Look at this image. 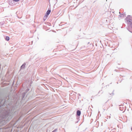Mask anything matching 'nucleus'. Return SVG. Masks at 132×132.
<instances>
[{"label": "nucleus", "instance_id": "1", "mask_svg": "<svg viewBox=\"0 0 132 132\" xmlns=\"http://www.w3.org/2000/svg\"><path fill=\"white\" fill-rule=\"evenodd\" d=\"M125 20L128 24H131L132 23L131 17L129 15L127 16Z\"/></svg>", "mask_w": 132, "mask_h": 132}, {"label": "nucleus", "instance_id": "2", "mask_svg": "<svg viewBox=\"0 0 132 132\" xmlns=\"http://www.w3.org/2000/svg\"><path fill=\"white\" fill-rule=\"evenodd\" d=\"M129 31L132 33V23L130 25L129 28Z\"/></svg>", "mask_w": 132, "mask_h": 132}, {"label": "nucleus", "instance_id": "3", "mask_svg": "<svg viewBox=\"0 0 132 132\" xmlns=\"http://www.w3.org/2000/svg\"><path fill=\"white\" fill-rule=\"evenodd\" d=\"M77 114L78 116H80L81 114L80 111L79 110H78L77 112Z\"/></svg>", "mask_w": 132, "mask_h": 132}, {"label": "nucleus", "instance_id": "4", "mask_svg": "<svg viewBox=\"0 0 132 132\" xmlns=\"http://www.w3.org/2000/svg\"><path fill=\"white\" fill-rule=\"evenodd\" d=\"M51 10H48L47 12H46V15H49L50 13L51 12Z\"/></svg>", "mask_w": 132, "mask_h": 132}, {"label": "nucleus", "instance_id": "5", "mask_svg": "<svg viewBox=\"0 0 132 132\" xmlns=\"http://www.w3.org/2000/svg\"><path fill=\"white\" fill-rule=\"evenodd\" d=\"M124 16V15L123 14H120L119 16V18H122Z\"/></svg>", "mask_w": 132, "mask_h": 132}, {"label": "nucleus", "instance_id": "6", "mask_svg": "<svg viewBox=\"0 0 132 132\" xmlns=\"http://www.w3.org/2000/svg\"><path fill=\"white\" fill-rule=\"evenodd\" d=\"M5 39L6 40L8 41L9 39V37L6 36V37Z\"/></svg>", "mask_w": 132, "mask_h": 132}, {"label": "nucleus", "instance_id": "7", "mask_svg": "<svg viewBox=\"0 0 132 132\" xmlns=\"http://www.w3.org/2000/svg\"><path fill=\"white\" fill-rule=\"evenodd\" d=\"M25 65H22L21 67V69H22V68H25Z\"/></svg>", "mask_w": 132, "mask_h": 132}, {"label": "nucleus", "instance_id": "8", "mask_svg": "<svg viewBox=\"0 0 132 132\" xmlns=\"http://www.w3.org/2000/svg\"><path fill=\"white\" fill-rule=\"evenodd\" d=\"M13 0L14 1H16V2L18 1H19V0Z\"/></svg>", "mask_w": 132, "mask_h": 132}, {"label": "nucleus", "instance_id": "9", "mask_svg": "<svg viewBox=\"0 0 132 132\" xmlns=\"http://www.w3.org/2000/svg\"><path fill=\"white\" fill-rule=\"evenodd\" d=\"M131 130L132 131V127L131 128Z\"/></svg>", "mask_w": 132, "mask_h": 132}, {"label": "nucleus", "instance_id": "10", "mask_svg": "<svg viewBox=\"0 0 132 132\" xmlns=\"http://www.w3.org/2000/svg\"><path fill=\"white\" fill-rule=\"evenodd\" d=\"M54 131H53L52 132H54Z\"/></svg>", "mask_w": 132, "mask_h": 132}]
</instances>
